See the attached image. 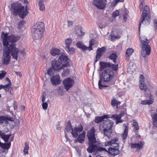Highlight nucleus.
<instances>
[{
  "label": "nucleus",
  "instance_id": "obj_1",
  "mask_svg": "<svg viewBox=\"0 0 157 157\" xmlns=\"http://www.w3.org/2000/svg\"><path fill=\"white\" fill-rule=\"evenodd\" d=\"M16 46V45L15 44H9L7 48V51L3 53L2 55V61L3 64L6 65L10 63L11 58L10 54L13 58L16 60H17L19 52L22 54H24L25 52L24 50H20L19 48H17Z\"/></svg>",
  "mask_w": 157,
  "mask_h": 157
},
{
  "label": "nucleus",
  "instance_id": "obj_2",
  "mask_svg": "<svg viewBox=\"0 0 157 157\" xmlns=\"http://www.w3.org/2000/svg\"><path fill=\"white\" fill-rule=\"evenodd\" d=\"M27 7L26 5L25 9L24 6L18 2L13 3L11 5L12 14L15 16L18 15L20 17L23 19L28 13Z\"/></svg>",
  "mask_w": 157,
  "mask_h": 157
},
{
  "label": "nucleus",
  "instance_id": "obj_3",
  "mask_svg": "<svg viewBox=\"0 0 157 157\" xmlns=\"http://www.w3.org/2000/svg\"><path fill=\"white\" fill-rule=\"evenodd\" d=\"M113 70L107 69L102 71L98 83L100 89L101 90L104 87H108V86L104 85L103 82H109L114 78L115 74Z\"/></svg>",
  "mask_w": 157,
  "mask_h": 157
},
{
  "label": "nucleus",
  "instance_id": "obj_4",
  "mask_svg": "<svg viewBox=\"0 0 157 157\" xmlns=\"http://www.w3.org/2000/svg\"><path fill=\"white\" fill-rule=\"evenodd\" d=\"M140 48L141 49V55L144 58L150 55L151 52V48L149 44V41L145 36L140 37Z\"/></svg>",
  "mask_w": 157,
  "mask_h": 157
},
{
  "label": "nucleus",
  "instance_id": "obj_5",
  "mask_svg": "<svg viewBox=\"0 0 157 157\" xmlns=\"http://www.w3.org/2000/svg\"><path fill=\"white\" fill-rule=\"evenodd\" d=\"M2 42L4 46L8 47L9 46V42L11 43H14L18 41L20 38L19 36H15V35H8L7 33H2Z\"/></svg>",
  "mask_w": 157,
  "mask_h": 157
},
{
  "label": "nucleus",
  "instance_id": "obj_6",
  "mask_svg": "<svg viewBox=\"0 0 157 157\" xmlns=\"http://www.w3.org/2000/svg\"><path fill=\"white\" fill-rule=\"evenodd\" d=\"M151 20V11L148 6L146 5L144 6L143 11L142 12V17L139 23V30L140 31V26L144 21L147 22V24H149Z\"/></svg>",
  "mask_w": 157,
  "mask_h": 157
},
{
  "label": "nucleus",
  "instance_id": "obj_7",
  "mask_svg": "<svg viewBox=\"0 0 157 157\" xmlns=\"http://www.w3.org/2000/svg\"><path fill=\"white\" fill-rule=\"evenodd\" d=\"M89 147L87 149V151L90 153L97 152L98 151H105V148L99 146V143L97 141H91L88 142Z\"/></svg>",
  "mask_w": 157,
  "mask_h": 157
},
{
  "label": "nucleus",
  "instance_id": "obj_8",
  "mask_svg": "<svg viewBox=\"0 0 157 157\" xmlns=\"http://www.w3.org/2000/svg\"><path fill=\"white\" fill-rule=\"evenodd\" d=\"M119 144L115 142L112 145L111 147H110L108 150L106 149L105 151H104L108 153L110 155H116L118 154L119 153Z\"/></svg>",
  "mask_w": 157,
  "mask_h": 157
},
{
  "label": "nucleus",
  "instance_id": "obj_9",
  "mask_svg": "<svg viewBox=\"0 0 157 157\" xmlns=\"http://www.w3.org/2000/svg\"><path fill=\"white\" fill-rule=\"evenodd\" d=\"M99 63V68L100 71H102L103 69L107 67H111L113 70L117 71L118 66L117 64H114L107 62H100Z\"/></svg>",
  "mask_w": 157,
  "mask_h": 157
},
{
  "label": "nucleus",
  "instance_id": "obj_10",
  "mask_svg": "<svg viewBox=\"0 0 157 157\" xmlns=\"http://www.w3.org/2000/svg\"><path fill=\"white\" fill-rule=\"evenodd\" d=\"M106 50V48L105 47L98 48L96 53V56L94 60V65L99 60L101 57L105 53Z\"/></svg>",
  "mask_w": 157,
  "mask_h": 157
},
{
  "label": "nucleus",
  "instance_id": "obj_11",
  "mask_svg": "<svg viewBox=\"0 0 157 157\" xmlns=\"http://www.w3.org/2000/svg\"><path fill=\"white\" fill-rule=\"evenodd\" d=\"M52 67L56 71H58L65 68L66 65H62V62L54 59L51 62Z\"/></svg>",
  "mask_w": 157,
  "mask_h": 157
},
{
  "label": "nucleus",
  "instance_id": "obj_12",
  "mask_svg": "<svg viewBox=\"0 0 157 157\" xmlns=\"http://www.w3.org/2000/svg\"><path fill=\"white\" fill-rule=\"evenodd\" d=\"M107 0H93L92 4L98 8L103 9L106 6Z\"/></svg>",
  "mask_w": 157,
  "mask_h": 157
},
{
  "label": "nucleus",
  "instance_id": "obj_13",
  "mask_svg": "<svg viewBox=\"0 0 157 157\" xmlns=\"http://www.w3.org/2000/svg\"><path fill=\"white\" fill-rule=\"evenodd\" d=\"M145 93V95L146 97L149 98V100H146L142 101L141 102V104L143 105H150L152 104L154 101V99L152 97L151 94L150 90L148 91Z\"/></svg>",
  "mask_w": 157,
  "mask_h": 157
},
{
  "label": "nucleus",
  "instance_id": "obj_14",
  "mask_svg": "<svg viewBox=\"0 0 157 157\" xmlns=\"http://www.w3.org/2000/svg\"><path fill=\"white\" fill-rule=\"evenodd\" d=\"M96 130L94 127H92L88 132L87 133L88 142L97 140L95 133Z\"/></svg>",
  "mask_w": 157,
  "mask_h": 157
},
{
  "label": "nucleus",
  "instance_id": "obj_15",
  "mask_svg": "<svg viewBox=\"0 0 157 157\" xmlns=\"http://www.w3.org/2000/svg\"><path fill=\"white\" fill-rule=\"evenodd\" d=\"M63 84L65 88L68 91L71 87L75 83L74 80L71 78H67L63 81Z\"/></svg>",
  "mask_w": 157,
  "mask_h": 157
},
{
  "label": "nucleus",
  "instance_id": "obj_16",
  "mask_svg": "<svg viewBox=\"0 0 157 157\" xmlns=\"http://www.w3.org/2000/svg\"><path fill=\"white\" fill-rule=\"evenodd\" d=\"M44 24L41 21H38L33 26L31 31H44Z\"/></svg>",
  "mask_w": 157,
  "mask_h": 157
},
{
  "label": "nucleus",
  "instance_id": "obj_17",
  "mask_svg": "<svg viewBox=\"0 0 157 157\" xmlns=\"http://www.w3.org/2000/svg\"><path fill=\"white\" fill-rule=\"evenodd\" d=\"M151 113L152 124L154 127L157 128V108L151 110Z\"/></svg>",
  "mask_w": 157,
  "mask_h": 157
},
{
  "label": "nucleus",
  "instance_id": "obj_18",
  "mask_svg": "<svg viewBox=\"0 0 157 157\" xmlns=\"http://www.w3.org/2000/svg\"><path fill=\"white\" fill-rule=\"evenodd\" d=\"M139 86L141 90H144L145 93L148 91H146L147 89V85L144 83V75L142 74L140 75ZM149 90H148L149 91Z\"/></svg>",
  "mask_w": 157,
  "mask_h": 157
},
{
  "label": "nucleus",
  "instance_id": "obj_19",
  "mask_svg": "<svg viewBox=\"0 0 157 157\" xmlns=\"http://www.w3.org/2000/svg\"><path fill=\"white\" fill-rule=\"evenodd\" d=\"M83 130V127L82 125L80 124L78 127H75L71 132L73 136L75 138L78 137L79 133L81 132Z\"/></svg>",
  "mask_w": 157,
  "mask_h": 157
},
{
  "label": "nucleus",
  "instance_id": "obj_20",
  "mask_svg": "<svg viewBox=\"0 0 157 157\" xmlns=\"http://www.w3.org/2000/svg\"><path fill=\"white\" fill-rule=\"evenodd\" d=\"M123 126L124 127V129L123 132L121 134V137L123 142L125 143L128 136V127L125 124H123Z\"/></svg>",
  "mask_w": 157,
  "mask_h": 157
},
{
  "label": "nucleus",
  "instance_id": "obj_21",
  "mask_svg": "<svg viewBox=\"0 0 157 157\" xmlns=\"http://www.w3.org/2000/svg\"><path fill=\"white\" fill-rule=\"evenodd\" d=\"M144 144V141H140L138 143H131L129 145L132 148H136L137 150H140L143 148Z\"/></svg>",
  "mask_w": 157,
  "mask_h": 157
},
{
  "label": "nucleus",
  "instance_id": "obj_22",
  "mask_svg": "<svg viewBox=\"0 0 157 157\" xmlns=\"http://www.w3.org/2000/svg\"><path fill=\"white\" fill-rule=\"evenodd\" d=\"M44 31H32L33 37L34 40H39L43 36Z\"/></svg>",
  "mask_w": 157,
  "mask_h": 157
},
{
  "label": "nucleus",
  "instance_id": "obj_23",
  "mask_svg": "<svg viewBox=\"0 0 157 157\" xmlns=\"http://www.w3.org/2000/svg\"><path fill=\"white\" fill-rule=\"evenodd\" d=\"M59 59L61 61L60 62H62V65H66L65 68L69 66V62H68L69 59L67 56L62 54L59 56Z\"/></svg>",
  "mask_w": 157,
  "mask_h": 157
},
{
  "label": "nucleus",
  "instance_id": "obj_24",
  "mask_svg": "<svg viewBox=\"0 0 157 157\" xmlns=\"http://www.w3.org/2000/svg\"><path fill=\"white\" fill-rule=\"evenodd\" d=\"M51 81L54 85L59 84L60 83V77L58 75L53 76L51 78Z\"/></svg>",
  "mask_w": 157,
  "mask_h": 157
},
{
  "label": "nucleus",
  "instance_id": "obj_25",
  "mask_svg": "<svg viewBox=\"0 0 157 157\" xmlns=\"http://www.w3.org/2000/svg\"><path fill=\"white\" fill-rule=\"evenodd\" d=\"M86 132L85 131H83L81 134H80L77 139L75 140V142H79L82 143L85 140Z\"/></svg>",
  "mask_w": 157,
  "mask_h": 157
},
{
  "label": "nucleus",
  "instance_id": "obj_26",
  "mask_svg": "<svg viewBox=\"0 0 157 157\" xmlns=\"http://www.w3.org/2000/svg\"><path fill=\"white\" fill-rule=\"evenodd\" d=\"M121 102L117 100L115 98H113L111 100V105L112 106L117 110L119 111L118 106L120 105Z\"/></svg>",
  "mask_w": 157,
  "mask_h": 157
},
{
  "label": "nucleus",
  "instance_id": "obj_27",
  "mask_svg": "<svg viewBox=\"0 0 157 157\" xmlns=\"http://www.w3.org/2000/svg\"><path fill=\"white\" fill-rule=\"evenodd\" d=\"M118 138L117 137H116L113 139H111L109 141L105 142L104 143V146L105 147L108 146H110L111 147L112 145L114 143L118 141Z\"/></svg>",
  "mask_w": 157,
  "mask_h": 157
},
{
  "label": "nucleus",
  "instance_id": "obj_28",
  "mask_svg": "<svg viewBox=\"0 0 157 157\" xmlns=\"http://www.w3.org/2000/svg\"><path fill=\"white\" fill-rule=\"evenodd\" d=\"M134 52V50L131 48H128L125 52L126 59L128 61L130 59V56H131Z\"/></svg>",
  "mask_w": 157,
  "mask_h": 157
},
{
  "label": "nucleus",
  "instance_id": "obj_29",
  "mask_svg": "<svg viewBox=\"0 0 157 157\" xmlns=\"http://www.w3.org/2000/svg\"><path fill=\"white\" fill-rule=\"evenodd\" d=\"M108 116L107 115H104L101 117L96 116L95 118L94 121L96 123H99L102 121L104 119H107L108 118Z\"/></svg>",
  "mask_w": 157,
  "mask_h": 157
},
{
  "label": "nucleus",
  "instance_id": "obj_30",
  "mask_svg": "<svg viewBox=\"0 0 157 157\" xmlns=\"http://www.w3.org/2000/svg\"><path fill=\"white\" fill-rule=\"evenodd\" d=\"M82 29L81 26H78L75 28V34L78 36H82L85 34V32L82 31Z\"/></svg>",
  "mask_w": 157,
  "mask_h": 157
},
{
  "label": "nucleus",
  "instance_id": "obj_31",
  "mask_svg": "<svg viewBox=\"0 0 157 157\" xmlns=\"http://www.w3.org/2000/svg\"><path fill=\"white\" fill-rule=\"evenodd\" d=\"M50 52L51 55L53 56L59 55L61 53L60 50L59 49L55 48H52Z\"/></svg>",
  "mask_w": 157,
  "mask_h": 157
},
{
  "label": "nucleus",
  "instance_id": "obj_32",
  "mask_svg": "<svg viewBox=\"0 0 157 157\" xmlns=\"http://www.w3.org/2000/svg\"><path fill=\"white\" fill-rule=\"evenodd\" d=\"M76 45L77 47L81 48L83 51L88 50V47L84 45L83 42L81 41H78L76 44Z\"/></svg>",
  "mask_w": 157,
  "mask_h": 157
},
{
  "label": "nucleus",
  "instance_id": "obj_33",
  "mask_svg": "<svg viewBox=\"0 0 157 157\" xmlns=\"http://www.w3.org/2000/svg\"><path fill=\"white\" fill-rule=\"evenodd\" d=\"M102 133L104 134V135L108 137V138H110L111 137V134L112 133V130L111 128L108 129L106 128Z\"/></svg>",
  "mask_w": 157,
  "mask_h": 157
},
{
  "label": "nucleus",
  "instance_id": "obj_34",
  "mask_svg": "<svg viewBox=\"0 0 157 157\" xmlns=\"http://www.w3.org/2000/svg\"><path fill=\"white\" fill-rule=\"evenodd\" d=\"M117 56L116 53H112L108 57L109 59L111 60L113 62L116 64L117 61Z\"/></svg>",
  "mask_w": 157,
  "mask_h": 157
},
{
  "label": "nucleus",
  "instance_id": "obj_35",
  "mask_svg": "<svg viewBox=\"0 0 157 157\" xmlns=\"http://www.w3.org/2000/svg\"><path fill=\"white\" fill-rule=\"evenodd\" d=\"M89 46L88 47V50L90 51L92 50L93 49L92 48V46L95 44V40L94 39H91L89 41Z\"/></svg>",
  "mask_w": 157,
  "mask_h": 157
},
{
  "label": "nucleus",
  "instance_id": "obj_36",
  "mask_svg": "<svg viewBox=\"0 0 157 157\" xmlns=\"http://www.w3.org/2000/svg\"><path fill=\"white\" fill-rule=\"evenodd\" d=\"M64 49L68 53L71 54H73L75 51V49L74 48H70V46H65Z\"/></svg>",
  "mask_w": 157,
  "mask_h": 157
},
{
  "label": "nucleus",
  "instance_id": "obj_37",
  "mask_svg": "<svg viewBox=\"0 0 157 157\" xmlns=\"http://www.w3.org/2000/svg\"><path fill=\"white\" fill-rule=\"evenodd\" d=\"M11 145L10 142L8 143H1L0 147L2 149H4L8 150L10 147Z\"/></svg>",
  "mask_w": 157,
  "mask_h": 157
},
{
  "label": "nucleus",
  "instance_id": "obj_38",
  "mask_svg": "<svg viewBox=\"0 0 157 157\" xmlns=\"http://www.w3.org/2000/svg\"><path fill=\"white\" fill-rule=\"evenodd\" d=\"M29 149V144L27 142H26L25 143V147L23 150V152L25 155H26L28 154V150Z\"/></svg>",
  "mask_w": 157,
  "mask_h": 157
},
{
  "label": "nucleus",
  "instance_id": "obj_39",
  "mask_svg": "<svg viewBox=\"0 0 157 157\" xmlns=\"http://www.w3.org/2000/svg\"><path fill=\"white\" fill-rule=\"evenodd\" d=\"M73 129V128H72L70 121H68L67 122V125L65 127V130L67 132H69L71 130L72 131V129Z\"/></svg>",
  "mask_w": 157,
  "mask_h": 157
},
{
  "label": "nucleus",
  "instance_id": "obj_40",
  "mask_svg": "<svg viewBox=\"0 0 157 157\" xmlns=\"http://www.w3.org/2000/svg\"><path fill=\"white\" fill-rule=\"evenodd\" d=\"M132 125L134 127V131L135 132L137 131L139 129V126L137 121L135 120H133Z\"/></svg>",
  "mask_w": 157,
  "mask_h": 157
},
{
  "label": "nucleus",
  "instance_id": "obj_41",
  "mask_svg": "<svg viewBox=\"0 0 157 157\" xmlns=\"http://www.w3.org/2000/svg\"><path fill=\"white\" fill-rule=\"evenodd\" d=\"M55 71H56V70L54 69L52 67H50L48 70L47 73L48 75L52 76L54 74Z\"/></svg>",
  "mask_w": 157,
  "mask_h": 157
},
{
  "label": "nucleus",
  "instance_id": "obj_42",
  "mask_svg": "<svg viewBox=\"0 0 157 157\" xmlns=\"http://www.w3.org/2000/svg\"><path fill=\"white\" fill-rule=\"evenodd\" d=\"M70 72V70L68 68L64 69L63 72L62 73V77H66L68 75Z\"/></svg>",
  "mask_w": 157,
  "mask_h": 157
},
{
  "label": "nucleus",
  "instance_id": "obj_43",
  "mask_svg": "<svg viewBox=\"0 0 157 157\" xmlns=\"http://www.w3.org/2000/svg\"><path fill=\"white\" fill-rule=\"evenodd\" d=\"M72 43V40L71 39L68 38L66 39L65 43L66 45V46L69 47Z\"/></svg>",
  "mask_w": 157,
  "mask_h": 157
},
{
  "label": "nucleus",
  "instance_id": "obj_44",
  "mask_svg": "<svg viewBox=\"0 0 157 157\" xmlns=\"http://www.w3.org/2000/svg\"><path fill=\"white\" fill-rule=\"evenodd\" d=\"M38 5L39 6V10L40 11L44 10L45 6L42 3V1H40L39 2Z\"/></svg>",
  "mask_w": 157,
  "mask_h": 157
},
{
  "label": "nucleus",
  "instance_id": "obj_45",
  "mask_svg": "<svg viewBox=\"0 0 157 157\" xmlns=\"http://www.w3.org/2000/svg\"><path fill=\"white\" fill-rule=\"evenodd\" d=\"M10 135H5L4 134L2 136L1 138L5 142H7L8 141Z\"/></svg>",
  "mask_w": 157,
  "mask_h": 157
},
{
  "label": "nucleus",
  "instance_id": "obj_46",
  "mask_svg": "<svg viewBox=\"0 0 157 157\" xmlns=\"http://www.w3.org/2000/svg\"><path fill=\"white\" fill-rule=\"evenodd\" d=\"M107 128L105 127L104 123H101L99 125V130L101 132L103 133L104 132V130Z\"/></svg>",
  "mask_w": 157,
  "mask_h": 157
},
{
  "label": "nucleus",
  "instance_id": "obj_47",
  "mask_svg": "<svg viewBox=\"0 0 157 157\" xmlns=\"http://www.w3.org/2000/svg\"><path fill=\"white\" fill-rule=\"evenodd\" d=\"M6 72L2 70L0 71V79H2L5 76Z\"/></svg>",
  "mask_w": 157,
  "mask_h": 157
},
{
  "label": "nucleus",
  "instance_id": "obj_48",
  "mask_svg": "<svg viewBox=\"0 0 157 157\" xmlns=\"http://www.w3.org/2000/svg\"><path fill=\"white\" fill-rule=\"evenodd\" d=\"M111 117L113 118V120H116L121 118V117L119 114H113L111 116Z\"/></svg>",
  "mask_w": 157,
  "mask_h": 157
},
{
  "label": "nucleus",
  "instance_id": "obj_49",
  "mask_svg": "<svg viewBox=\"0 0 157 157\" xmlns=\"http://www.w3.org/2000/svg\"><path fill=\"white\" fill-rule=\"evenodd\" d=\"M11 85H10V84H6L5 85V86L4 88V90L6 91L7 92H9L10 89V86Z\"/></svg>",
  "mask_w": 157,
  "mask_h": 157
},
{
  "label": "nucleus",
  "instance_id": "obj_50",
  "mask_svg": "<svg viewBox=\"0 0 157 157\" xmlns=\"http://www.w3.org/2000/svg\"><path fill=\"white\" fill-rule=\"evenodd\" d=\"M119 14V12L118 10H116L112 13V17H116Z\"/></svg>",
  "mask_w": 157,
  "mask_h": 157
},
{
  "label": "nucleus",
  "instance_id": "obj_51",
  "mask_svg": "<svg viewBox=\"0 0 157 157\" xmlns=\"http://www.w3.org/2000/svg\"><path fill=\"white\" fill-rule=\"evenodd\" d=\"M140 8L141 10H142L143 7V5L144 3V0H140Z\"/></svg>",
  "mask_w": 157,
  "mask_h": 157
},
{
  "label": "nucleus",
  "instance_id": "obj_52",
  "mask_svg": "<svg viewBox=\"0 0 157 157\" xmlns=\"http://www.w3.org/2000/svg\"><path fill=\"white\" fill-rule=\"evenodd\" d=\"M126 110V109H124L122 111H121V113L119 114V115L121 117L125 115Z\"/></svg>",
  "mask_w": 157,
  "mask_h": 157
},
{
  "label": "nucleus",
  "instance_id": "obj_53",
  "mask_svg": "<svg viewBox=\"0 0 157 157\" xmlns=\"http://www.w3.org/2000/svg\"><path fill=\"white\" fill-rule=\"evenodd\" d=\"M48 106V104L46 102H43L42 105V107L43 109L45 110L47 109Z\"/></svg>",
  "mask_w": 157,
  "mask_h": 157
},
{
  "label": "nucleus",
  "instance_id": "obj_54",
  "mask_svg": "<svg viewBox=\"0 0 157 157\" xmlns=\"http://www.w3.org/2000/svg\"><path fill=\"white\" fill-rule=\"evenodd\" d=\"M6 120V117L2 116H0V123H2L3 121Z\"/></svg>",
  "mask_w": 157,
  "mask_h": 157
},
{
  "label": "nucleus",
  "instance_id": "obj_55",
  "mask_svg": "<svg viewBox=\"0 0 157 157\" xmlns=\"http://www.w3.org/2000/svg\"><path fill=\"white\" fill-rule=\"evenodd\" d=\"M126 106V104L125 103H124L121 106H120L119 107V111L123 109H125L124 108V107H125Z\"/></svg>",
  "mask_w": 157,
  "mask_h": 157
},
{
  "label": "nucleus",
  "instance_id": "obj_56",
  "mask_svg": "<svg viewBox=\"0 0 157 157\" xmlns=\"http://www.w3.org/2000/svg\"><path fill=\"white\" fill-rule=\"evenodd\" d=\"M13 109L14 110L16 109L17 107V103L14 101V103L13 105Z\"/></svg>",
  "mask_w": 157,
  "mask_h": 157
},
{
  "label": "nucleus",
  "instance_id": "obj_57",
  "mask_svg": "<svg viewBox=\"0 0 157 157\" xmlns=\"http://www.w3.org/2000/svg\"><path fill=\"white\" fill-rule=\"evenodd\" d=\"M67 24L68 26H72L73 24V22L72 21H67Z\"/></svg>",
  "mask_w": 157,
  "mask_h": 157
},
{
  "label": "nucleus",
  "instance_id": "obj_58",
  "mask_svg": "<svg viewBox=\"0 0 157 157\" xmlns=\"http://www.w3.org/2000/svg\"><path fill=\"white\" fill-rule=\"evenodd\" d=\"M19 25H21V26L22 27L23 25L25 24V22L24 21L21 20L19 22Z\"/></svg>",
  "mask_w": 157,
  "mask_h": 157
},
{
  "label": "nucleus",
  "instance_id": "obj_59",
  "mask_svg": "<svg viewBox=\"0 0 157 157\" xmlns=\"http://www.w3.org/2000/svg\"><path fill=\"white\" fill-rule=\"evenodd\" d=\"M122 120L121 118H120V119H118L117 120L116 124H118L119 123H122Z\"/></svg>",
  "mask_w": 157,
  "mask_h": 157
},
{
  "label": "nucleus",
  "instance_id": "obj_60",
  "mask_svg": "<svg viewBox=\"0 0 157 157\" xmlns=\"http://www.w3.org/2000/svg\"><path fill=\"white\" fill-rule=\"evenodd\" d=\"M6 80L8 82V83L7 84H10V85H11V83L10 80L9 78L8 77H6Z\"/></svg>",
  "mask_w": 157,
  "mask_h": 157
},
{
  "label": "nucleus",
  "instance_id": "obj_61",
  "mask_svg": "<svg viewBox=\"0 0 157 157\" xmlns=\"http://www.w3.org/2000/svg\"><path fill=\"white\" fill-rule=\"evenodd\" d=\"M63 86H59L58 87V92H60L61 90L63 92Z\"/></svg>",
  "mask_w": 157,
  "mask_h": 157
},
{
  "label": "nucleus",
  "instance_id": "obj_62",
  "mask_svg": "<svg viewBox=\"0 0 157 157\" xmlns=\"http://www.w3.org/2000/svg\"><path fill=\"white\" fill-rule=\"evenodd\" d=\"M45 97L44 95L42 96V98L41 99L42 102H44V101H45Z\"/></svg>",
  "mask_w": 157,
  "mask_h": 157
},
{
  "label": "nucleus",
  "instance_id": "obj_63",
  "mask_svg": "<svg viewBox=\"0 0 157 157\" xmlns=\"http://www.w3.org/2000/svg\"><path fill=\"white\" fill-rule=\"evenodd\" d=\"M9 91H10V94L11 95H13V90L12 88L11 89H10Z\"/></svg>",
  "mask_w": 157,
  "mask_h": 157
},
{
  "label": "nucleus",
  "instance_id": "obj_64",
  "mask_svg": "<svg viewBox=\"0 0 157 157\" xmlns=\"http://www.w3.org/2000/svg\"><path fill=\"white\" fill-rule=\"evenodd\" d=\"M21 1L23 2L24 3L28 4V2L27 0H20Z\"/></svg>",
  "mask_w": 157,
  "mask_h": 157
}]
</instances>
